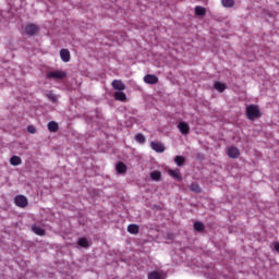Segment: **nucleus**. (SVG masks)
<instances>
[{
  "instance_id": "1",
  "label": "nucleus",
  "mask_w": 279,
  "mask_h": 279,
  "mask_svg": "<svg viewBox=\"0 0 279 279\" xmlns=\"http://www.w3.org/2000/svg\"><path fill=\"white\" fill-rule=\"evenodd\" d=\"M246 117L251 121H254V119H258V117H260V110H258L257 106L250 105L246 107Z\"/></svg>"
},
{
  "instance_id": "2",
  "label": "nucleus",
  "mask_w": 279,
  "mask_h": 279,
  "mask_svg": "<svg viewBox=\"0 0 279 279\" xmlns=\"http://www.w3.org/2000/svg\"><path fill=\"white\" fill-rule=\"evenodd\" d=\"M47 77L52 80H64V77H66V73L63 71H52L47 74Z\"/></svg>"
},
{
  "instance_id": "3",
  "label": "nucleus",
  "mask_w": 279,
  "mask_h": 279,
  "mask_svg": "<svg viewBox=\"0 0 279 279\" xmlns=\"http://www.w3.org/2000/svg\"><path fill=\"white\" fill-rule=\"evenodd\" d=\"M14 202H15L16 206H19L20 208H25V206H27V197H25L23 195L16 196Z\"/></svg>"
},
{
  "instance_id": "4",
  "label": "nucleus",
  "mask_w": 279,
  "mask_h": 279,
  "mask_svg": "<svg viewBox=\"0 0 279 279\" xmlns=\"http://www.w3.org/2000/svg\"><path fill=\"white\" fill-rule=\"evenodd\" d=\"M178 129L183 135H186L189 132H191V126H189V123L186 122H179Z\"/></svg>"
},
{
  "instance_id": "5",
  "label": "nucleus",
  "mask_w": 279,
  "mask_h": 279,
  "mask_svg": "<svg viewBox=\"0 0 279 279\" xmlns=\"http://www.w3.org/2000/svg\"><path fill=\"white\" fill-rule=\"evenodd\" d=\"M150 147L151 149H154V151H157L158 154H162V151H165V145H162V143L160 142H151Z\"/></svg>"
},
{
  "instance_id": "6",
  "label": "nucleus",
  "mask_w": 279,
  "mask_h": 279,
  "mask_svg": "<svg viewBox=\"0 0 279 279\" xmlns=\"http://www.w3.org/2000/svg\"><path fill=\"white\" fill-rule=\"evenodd\" d=\"M25 32L28 36H34V34H36V32H38V26H36L34 24H29L25 27Z\"/></svg>"
},
{
  "instance_id": "7",
  "label": "nucleus",
  "mask_w": 279,
  "mask_h": 279,
  "mask_svg": "<svg viewBox=\"0 0 279 279\" xmlns=\"http://www.w3.org/2000/svg\"><path fill=\"white\" fill-rule=\"evenodd\" d=\"M144 82H145L146 84H158V76L151 75V74H147V75L144 77Z\"/></svg>"
},
{
  "instance_id": "8",
  "label": "nucleus",
  "mask_w": 279,
  "mask_h": 279,
  "mask_svg": "<svg viewBox=\"0 0 279 279\" xmlns=\"http://www.w3.org/2000/svg\"><path fill=\"white\" fill-rule=\"evenodd\" d=\"M227 154L229 158H239L240 156L239 148L236 147H229Z\"/></svg>"
},
{
  "instance_id": "9",
  "label": "nucleus",
  "mask_w": 279,
  "mask_h": 279,
  "mask_svg": "<svg viewBox=\"0 0 279 279\" xmlns=\"http://www.w3.org/2000/svg\"><path fill=\"white\" fill-rule=\"evenodd\" d=\"M60 56L63 62H69L71 60V52L68 49H62Z\"/></svg>"
},
{
  "instance_id": "10",
  "label": "nucleus",
  "mask_w": 279,
  "mask_h": 279,
  "mask_svg": "<svg viewBox=\"0 0 279 279\" xmlns=\"http://www.w3.org/2000/svg\"><path fill=\"white\" fill-rule=\"evenodd\" d=\"M148 279H165V272L153 271L148 275Z\"/></svg>"
},
{
  "instance_id": "11",
  "label": "nucleus",
  "mask_w": 279,
  "mask_h": 279,
  "mask_svg": "<svg viewBox=\"0 0 279 279\" xmlns=\"http://www.w3.org/2000/svg\"><path fill=\"white\" fill-rule=\"evenodd\" d=\"M112 86L116 88V90H125V84H123L121 81H113Z\"/></svg>"
},
{
  "instance_id": "12",
  "label": "nucleus",
  "mask_w": 279,
  "mask_h": 279,
  "mask_svg": "<svg viewBox=\"0 0 279 279\" xmlns=\"http://www.w3.org/2000/svg\"><path fill=\"white\" fill-rule=\"evenodd\" d=\"M160 178H162V174L158 170H154L150 172V179L154 180L155 182H160Z\"/></svg>"
},
{
  "instance_id": "13",
  "label": "nucleus",
  "mask_w": 279,
  "mask_h": 279,
  "mask_svg": "<svg viewBox=\"0 0 279 279\" xmlns=\"http://www.w3.org/2000/svg\"><path fill=\"white\" fill-rule=\"evenodd\" d=\"M114 97L118 101H126L128 96L123 92H116Z\"/></svg>"
},
{
  "instance_id": "14",
  "label": "nucleus",
  "mask_w": 279,
  "mask_h": 279,
  "mask_svg": "<svg viewBox=\"0 0 279 279\" xmlns=\"http://www.w3.org/2000/svg\"><path fill=\"white\" fill-rule=\"evenodd\" d=\"M116 170L118 171V173H125V171H128V167L123 162H118L116 166Z\"/></svg>"
},
{
  "instance_id": "15",
  "label": "nucleus",
  "mask_w": 279,
  "mask_h": 279,
  "mask_svg": "<svg viewBox=\"0 0 279 279\" xmlns=\"http://www.w3.org/2000/svg\"><path fill=\"white\" fill-rule=\"evenodd\" d=\"M195 15L196 16H205L206 15V8H204V7H196L195 8Z\"/></svg>"
},
{
  "instance_id": "16",
  "label": "nucleus",
  "mask_w": 279,
  "mask_h": 279,
  "mask_svg": "<svg viewBox=\"0 0 279 279\" xmlns=\"http://www.w3.org/2000/svg\"><path fill=\"white\" fill-rule=\"evenodd\" d=\"M22 160H21V157L19 156H13L11 157L10 159V163L13 166V167H19V165H21Z\"/></svg>"
},
{
  "instance_id": "17",
  "label": "nucleus",
  "mask_w": 279,
  "mask_h": 279,
  "mask_svg": "<svg viewBox=\"0 0 279 279\" xmlns=\"http://www.w3.org/2000/svg\"><path fill=\"white\" fill-rule=\"evenodd\" d=\"M214 88H216L218 90V93H223V90H226V84H223L221 82H216L214 84Z\"/></svg>"
},
{
  "instance_id": "18",
  "label": "nucleus",
  "mask_w": 279,
  "mask_h": 279,
  "mask_svg": "<svg viewBox=\"0 0 279 279\" xmlns=\"http://www.w3.org/2000/svg\"><path fill=\"white\" fill-rule=\"evenodd\" d=\"M128 232H130V234H138V226L137 225H130L128 227Z\"/></svg>"
},
{
  "instance_id": "19",
  "label": "nucleus",
  "mask_w": 279,
  "mask_h": 279,
  "mask_svg": "<svg viewBox=\"0 0 279 279\" xmlns=\"http://www.w3.org/2000/svg\"><path fill=\"white\" fill-rule=\"evenodd\" d=\"M33 232H35V234H38L39 236H43L45 234V229H43L38 226H34Z\"/></svg>"
},
{
  "instance_id": "20",
  "label": "nucleus",
  "mask_w": 279,
  "mask_h": 279,
  "mask_svg": "<svg viewBox=\"0 0 279 279\" xmlns=\"http://www.w3.org/2000/svg\"><path fill=\"white\" fill-rule=\"evenodd\" d=\"M78 245L81 247H88V245H90V243L88 242V240L86 238H81V239H78Z\"/></svg>"
},
{
  "instance_id": "21",
  "label": "nucleus",
  "mask_w": 279,
  "mask_h": 279,
  "mask_svg": "<svg viewBox=\"0 0 279 279\" xmlns=\"http://www.w3.org/2000/svg\"><path fill=\"white\" fill-rule=\"evenodd\" d=\"M48 130L50 132H58V124L54 121L49 122L48 123Z\"/></svg>"
},
{
  "instance_id": "22",
  "label": "nucleus",
  "mask_w": 279,
  "mask_h": 279,
  "mask_svg": "<svg viewBox=\"0 0 279 279\" xmlns=\"http://www.w3.org/2000/svg\"><path fill=\"white\" fill-rule=\"evenodd\" d=\"M169 174L172 175L174 180H181L180 170H169Z\"/></svg>"
},
{
  "instance_id": "23",
  "label": "nucleus",
  "mask_w": 279,
  "mask_h": 279,
  "mask_svg": "<svg viewBox=\"0 0 279 279\" xmlns=\"http://www.w3.org/2000/svg\"><path fill=\"white\" fill-rule=\"evenodd\" d=\"M223 8H232L234 5V0H221Z\"/></svg>"
},
{
  "instance_id": "24",
  "label": "nucleus",
  "mask_w": 279,
  "mask_h": 279,
  "mask_svg": "<svg viewBox=\"0 0 279 279\" xmlns=\"http://www.w3.org/2000/svg\"><path fill=\"white\" fill-rule=\"evenodd\" d=\"M174 162H175V165H178V167H182V166L184 165V157H182V156H177V157L174 158Z\"/></svg>"
},
{
  "instance_id": "25",
  "label": "nucleus",
  "mask_w": 279,
  "mask_h": 279,
  "mask_svg": "<svg viewBox=\"0 0 279 279\" xmlns=\"http://www.w3.org/2000/svg\"><path fill=\"white\" fill-rule=\"evenodd\" d=\"M135 141L137 143H140L141 145H143V143H145V135H143V134L135 135Z\"/></svg>"
},
{
  "instance_id": "26",
  "label": "nucleus",
  "mask_w": 279,
  "mask_h": 279,
  "mask_svg": "<svg viewBox=\"0 0 279 279\" xmlns=\"http://www.w3.org/2000/svg\"><path fill=\"white\" fill-rule=\"evenodd\" d=\"M194 230H196L197 232H202V230H204V223L195 222L194 223Z\"/></svg>"
},
{
  "instance_id": "27",
  "label": "nucleus",
  "mask_w": 279,
  "mask_h": 279,
  "mask_svg": "<svg viewBox=\"0 0 279 279\" xmlns=\"http://www.w3.org/2000/svg\"><path fill=\"white\" fill-rule=\"evenodd\" d=\"M191 191H193L194 193H199V191H202V189L199 187V185L197 183H193L191 185Z\"/></svg>"
},
{
  "instance_id": "28",
  "label": "nucleus",
  "mask_w": 279,
  "mask_h": 279,
  "mask_svg": "<svg viewBox=\"0 0 279 279\" xmlns=\"http://www.w3.org/2000/svg\"><path fill=\"white\" fill-rule=\"evenodd\" d=\"M27 132H29V134H36V128L34 125H29L27 128Z\"/></svg>"
},
{
  "instance_id": "29",
  "label": "nucleus",
  "mask_w": 279,
  "mask_h": 279,
  "mask_svg": "<svg viewBox=\"0 0 279 279\" xmlns=\"http://www.w3.org/2000/svg\"><path fill=\"white\" fill-rule=\"evenodd\" d=\"M116 38L117 43H123V40H125V37L123 35H118Z\"/></svg>"
},
{
  "instance_id": "30",
  "label": "nucleus",
  "mask_w": 279,
  "mask_h": 279,
  "mask_svg": "<svg viewBox=\"0 0 279 279\" xmlns=\"http://www.w3.org/2000/svg\"><path fill=\"white\" fill-rule=\"evenodd\" d=\"M48 97L51 99V101H58V97H56L53 94H49Z\"/></svg>"
},
{
  "instance_id": "31",
  "label": "nucleus",
  "mask_w": 279,
  "mask_h": 279,
  "mask_svg": "<svg viewBox=\"0 0 279 279\" xmlns=\"http://www.w3.org/2000/svg\"><path fill=\"white\" fill-rule=\"evenodd\" d=\"M275 250L276 252H279V242L275 243Z\"/></svg>"
}]
</instances>
